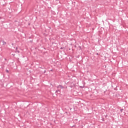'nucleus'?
Here are the masks:
<instances>
[{
	"mask_svg": "<svg viewBox=\"0 0 128 128\" xmlns=\"http://www.w3.org/2000/svg\"><path fill=\"white\" fill-rule=\"evenodd\" d=\"M7 72H8V70H7Z\"/></svg>",
	"mask_w": 128,
	"mask_h": 128,
	"instance_id": "f257e3e1",
	"label": "nucleus"
},
{
	"mask_svg": "<svg viewBox=\"0 0 128 128\" xmlns=\"http://www.w3.org/2000/svg\"><path fill=\"white\" fill-rule=\"evenodd\" d=\"M61 49H62V48H61Z\"/></svg>",
	"mask_w": 128,
	"mask_h": 128,
	"instance_id": "f03ea898",
	"label": "nucleus"
}]
</instances>
